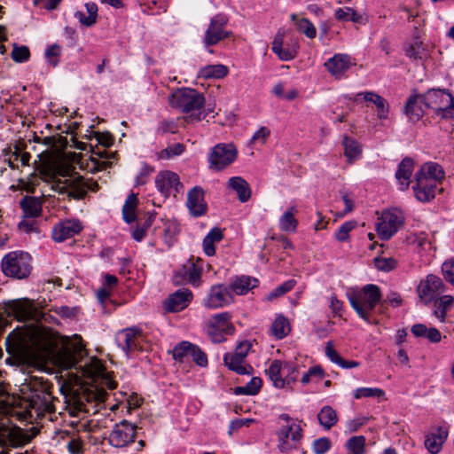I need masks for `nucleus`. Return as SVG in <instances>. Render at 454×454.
<instances>
[{"label":"nucleus","mask_w":454,"mask_h":454,"mask_svg":"<svg viewBox=\"0 0 454 454\" xmlns=\"http://www.w3.org/2000/svg\"><path fill=\"white\" fill-rule=\"evenodd\" d=\"M279 419L286 422L277 431L278 447L280 452L285 453L297 447V443L301 440L302 429L300 425L294 422L291 423L292 418L286 414L279 415Z\"/></svg>","instance_id":"obj_6"},{"label":"nucleus","mask_w":454,"mask_h":454,"mask_svg":"<svg viewBox=\"0 0 454 454\" xmlns=\"http://www.w3.org/2000/svg\"><path fill=\"white\" fill-rule=\"evenodd\" d=\"M325 355L334 364H339L341 361V356L338 354V352L333 348L332 341H328L325 347Z\"/></svg>","instance_id":"obj_58"},{"label":"nucleus","mask_w":454,"mask_h":454,"mask_svg":"<svg viewBox=\"0 0 454 454\" xmlns=\"http://www.w3.org/2000/svg\"><path fill=\"white\" fill-rule=\"evenodd\" d=\"M228 186L234 190L241 202L247 201L251 197V189L248 183L240 176H233L229 179Z\"/></svg>","instance_id":"obj_32"},{"label":"nucleus","mask_w":454,"mask_h":454,"mask_svg":"<svg viewBox=\"0 0 454 454\" xmlns=\"http://www.w3.org/2000/svg\"><path fill=\"white\" fill-rule=\"evenodd\" d=\"M153 219L154 214H151L146 217L143 223H138L132 233V237L135 240L141 241L144 239L147 230L152 226Z\"/></svg>","instance_id":"obj_47"},{"label":"nucleus","mask_w":454,"mask_h":454,"mask_svg":"<svg viewBox=\"0 0 454 454\" xmlns=\"http://www.w3.org/2000/svg\"><path fill=\"white\" fill-rule=\"evenodd\" d=\"M137 195L131 193L128 196L123 207H122V215L123 219L126 223H130L136 220V208L137 205Z\"/></svg>","instance_id":"obj_41"},{"label":"nucleus","mask_w":454,"mask_h":454,"mask_svg":"<svg viewBox=\"0 0 454 454\" xmlns=\"http://www.w3.org/2000/svg\"><path fill=\"white\" fill-rule=\"evenodd\" d=\"M82 229V226L78 220H67L53 227L52 239L56 242H63L78 234Z\"/></svg>","instance_id":"obj_20"},{"label":"nucleus","mask_w":454,"mask_h":454,"mask_svg":"<svg viewBox=\"0 0 454 454\" xmlns=\"http://www.w3.org/2000/svg\"><path fill=\"white\" fill-rule=\"evenodd\" d=\"M184 151V145L183 144L177 143L160 151L159 157L160 159H169L173 156L180 155Z\"/></svg>","instance_id":"obj_53"},{"label":"nucleus","mask_w":454,"mask_h":454,"mask_svg":"<svg viewBox=\"0 0 454 454\" xmlns=\"http://www.w3.org/2000/svg\"><path fill=\"white\" fill-rule=\"evenodd\" d=\"M360 97H363L364 101L372 103L376 106L377 117L380 120H385L387 118L389 105L384 98L374 91L359 92L355 96V98L345 96V98L358 102Z\"/></svg>","instance_id":"obj_17"},{"label":"nucleus","mask_w":454,"mask_h":454,"mask_svg":"<svg viewBox=\"0 0 454 454\" xmlns=\"http://www.w3.org/2000/svg\"><path fill=\"white\" fill-rule=\"evenodd\" d=\"M137 427L128 420L115 424L109 434V443L115 448H122L133 442L137 434Z\"/></svg>","instance_id":"obj_12"},{"label":"nucleus","mask_w":454,"mask_h":454,"mask_svg":"<svg viewBox=\"0 0 454 454\" xmlns=\"http://www.w3.org/2000/svg\"><path fill=\"white\" fill-rule=\"evenodd\" d=\"M190 357L192 361L200 367H206L207 365V356L206 353L197 345L193 344Z\"/></svg>","instance_id":"obj_51"},{"label":"nucleus","mask_w":454,"mask_h":454,"mask_svg":"<svg viewBox=\"0 0 454 454\" xmlns=\"http://www.w3.org/2000/svg\"><path fill=\"white\" fill-rule=\"evenodd\" d=\"M454 299L451 295H442L440 297L439 301H436L435 306L436 309L434 310V316L440 319L441 322H444L447 312L453 306Z\"/></svg>","instance_id":"obj_39"},{"label":"nucleus","mask_w":454,"mask_h":454,"mask_svg":"<svg viewBox=\"0 0 454 454\" xmlns=\"http://www.w3.org/2000/svg\"><path fill=\"white\" fill-rule=\"evenodd\" d=\"M417 291L419 298L427 304L444 292V284L439 277L430 274L420 281Z\"/></svg>","instance_id":"obj_14"},{"label":"nucleus","mask_w":454,"mask_h":454,"mask_svg":"<svg viewBox=\"0 0 454 454\" xmlns=\"http://www.w3.org/2000/svg\"><path fill=\"white\" fill-rule=\"evenodd\" d=\"M238 151L233 144H217L208 156L209 168L221 171L231 165L237 158Z\"/></svg>","instance_id":"obj_9"},{"label":"nucleus","mask_w":454,"mask_h":454,"mask_svg":"<svg viewBox=\"0 0 454 454\" xmlns=\"http://www.w3.org/2000/svg\"><path fill=\"white\" fill-rule=\"evenodd\" d=\"M154 171L153 167L144 163L136 179L137 185H143L146 183L148 176Z\"/></svg>","instance_id":"obj_57"},{"label":"nucleus","mask_w":454,"mask_h":454,"mask_svg":"<svg viewBox=\"0 0 454 454\" xmlns=\"http://www.w3.org/2000/svg\"><path fill=\"white\" fill-rule=\"evenodd\" d=\"M291 20L294 21L296 28L302 34H304L308 38H315L317 35V30L315 26L305 18L299 19L296 14L291 15Z\"/></svg>","instance_id":"obj_40"},{"label":"nucleus","mask_w":454,"mask_h":454,"mask_svg":"<svg viewBox=\"0 0 454 454\" xmlns=\"http://www.w3.org/2000/svg\"><path fill=\"white\" fill-rule=\"evenodd\" d=\"M201 277V265L192 262V259L184 264L173 277L175 285H180L184 280H187L193 286H199Z\"/></svg>","instance_id":"obj_19"},{"label":"nucleus","mask_w":454,"mask_h":454,"mask_svg":"<svg viewBox=\"0 0 454 454\" xmlns=\"http://www.w3.org/2000/svg\"><path fill=\"white\" fill-rule=\"evenodd\" d=\"M31 270L30 257L27 253H9L2 260V270L8 277L18 279L27 278Z\"/></svg>","instance_id":"obj_5"},{"label":"nucleus","mask_w":454,"mask_h":454,"mask_svg":"<svg viewBox=\"0 0 454 454\" xmlns=\"http://www.w3.org/2000/svg\"><path fill=\"white\" fill-rule=\"evenodd\" d=\"M365 438L362 435L352 436L346 443L349 451L353 454H363L364 451Z\"/></svg>","instance_id":"obj_46"},{"label":"nucleus","mask_w":454,"mask_h":454,"mask_svg":"<svg viewBox=\"0 0 454 454\" xmlns=\"http://www.w3.org/2000/svg\"><path fill=\"white\" fill-rule=\"evenodd\" d=\"M228 21V17L223 13L216 14L210 20L204 38L207 46L215 45L231 35L230 31L225 29Z\"/></svg>","instance_id":"obj_13"},{"label":"nucleus","mask_w":454,"mask_h":454,"mask_svg":"<svg viewBox=\"0 0 454 454\" xmlns=\"http://www.w3.org/2000/svg\"><path fill=\"white\" fill-rule=\"evenodd\" d=\"M282 363L279 360H273L270 367L266 370V373L272 381L274 387L278 388H283L286 385H289V376L282 378L281 371Z\"/></svg>","instance_id":"obj_30"},{"label":"nucleus","mask_w":454,"mask_h":454,"mask_svg":"<svg viewBox=\"0 0 454 454\" xmlns=\"http://www.w3.org/2000/svg\"><path fill=\"white\" fill-rule=\"evenodd\" d=\"M86 12L90 17L89 23H96L98 18V5L93 2L85 4Z\"/></svg>","instance_id":"obj_63"},{"label":"nucleus","mask_w":454,"mask_h":454,"mask_svg":"<svg viewBox=\"0 0 454 454\" xmlns=\"http://www.w3.org/2000/svg\"><path fill=\"white\" fill-rule=\"evenodd\" d=\"M95 136L98 143L104 147H110L114 144V137L109 133H96Z\"/></svg>","instance_id":"obj_64"},{"label":"nucleus","mask_w":454,"mask_h":454,"mask_svg":"<svg viewBox=\"0 0 454 454\" xmlns=\"http://www.w3.org/2000/svg\"><path fill=\"white\" fill-rule=\"evenodd\" d=\"M421 98L425 106L433 109L434 113L453 101V97L448 90L440 89L428 90Z\"/></svg>","instance_id":"obj_16"},{"label":"nucleus","mask_w":454,"mask_h":454,"mask_svg":"<svg viewBox=\"0 0 454 454\" xmlns=\"http://www.w3.org/2000/svg\"><path fill=\"white\" fill-rule=\"evenodd\" d=\"M344 155L349 163H352L362 153L360 144L353 137L344 136L342 140Z\"/></svg>","instance_id":"obj_36"},{"label":"nucleus","mask_w":454,"mask_h":454,"mask_svg":"<svg viewBox=\"0 0 454 454\" xmlns=\"http://www.w3.org/2000/svg\"><path fill=\"white\" fill-rule=\"evenodd\" d=\"M251 347L252 344L247 340L239 342L234 352L226 353L223 356L224 365L239 375H251L254 369L250 364L245 363V358Z\"/></svg>","instance_id":"obj_8"},{"label":"nucleus","mask_w":454,"mask_h":454,"mask_svg":"<svg viewBox=\"0 0 454 454\" xmlns=\"http://www.w3.org/2000/svg\"><path fill=\"white\" fill-rule=\"evenodd\" d=\"M357 226V223L354 220L345 222L335 232L334 237L340 242L348 240L349 232Z\"/></svg>","instance_id":"obj_48"},{"label":"nucleus","mask_w":454,"mask_h":454,"mask_svg":"<svg viewBox=\"0 0 454 454\" xmlns=\"http://www.w3.org/2000/svg\"><path fill=\"white\" fill-rule=\"evenodd\" d=\"M294 207L286 211L279 219V227L286 232H294L296 230L298 222L294 215Z\"/></svg>","instance_id":"obj_45"},{"label":"nucleus","mask_w":454,"mask_h":454,"mask_svg":"<svg viewBox=\"0 0 454 454\" xmlns=\"http://www.w3.org/2000/svg\"><path fill=\"white\" fill-rule=\"evenodd\" d=\"M448 437L446 428L439 427L436 432H432L426 436L425 446L432 454H437Z\"/></svg>","instance_id":"obj_26"},{"label":"nucleus","mask_w":454,"mask_h":454,"mask_svg":"<svg viewBox=\"0 0 454 454\" xmlns=\"http://www.w3.org/2000/svg\"><path fill=\"white\" fill-rule=\"evenodd\" d=\"M35 347V356L40 363H51L66 369L78 363L82 351V345H73L67 338L59 340L53 333L42 335Z\"/></svg>","instance_id":"obj_1"},{"label":"nucleus","mask_w":454,"mask_h":454,"mask_svg":"<svg viewBox=\"0 0 454 454\" xmlns=\"http://www.w3.org/2000/svg\"><path fill=\"white\" fill-rule=\"evenodd\" d=\"M259 284V281L255 278H252L249 276H240L235 278L229 287L231 292L234 293L237 295L246 294L248 291L256 287Z\"/></svg>","instance_id":"obj_28"},{"label":"nucleus","mask_w":454,"mask_h":454,"mask_svg":"<svg viewBox=\"0 0 454 454\" xmlns=\"http://www.w3.org/2000/svg\"><path fill=\"white\" fill-rule=\"evenodd\" d=\"M141 331L135 328H128L118 333L116 340L119 347L127 354H130L140 348Z\"/></svg>","instance_id":"obj_18"},{"label":"nucleus","mask_w":454,"mask_h":454,"mask_svg":"<svg viewBox=\"0 0 454 454\" xmlns=\"http://www.w3.org/2000/svg\"><path fill=\"white\" fill-rule=\"evenodd\" d=\"M229 286L224 285H215L210 289L207 298L204 301V305L208 309H218L232 302Z\"/></svg>","instance_id":"obj_15"},{"label":"nucleus","mask_w":454,"mask_h":454,"mask_svg":"<svg viewBox=\"0 0 454 454\" xmlns=\"http://www.w3.org/2000/svg\"><path fill=\"white\" fill-rule=\"evenodd\" d=\"M353 65L355 63L350 59H328L324 64L328 72L336 78L340 77Z\"/></svg>","instance_id":"obj_33"},{"label":"nucleus","mask_w":454,"mask_h":454,"mask_svg":"<svg viewBox=\"0 0 454 454\" xmlns=\"http://www.w3.org/2000/svg\"><path fill=\"white\" fill-rule=\"evenodd\" d=\"M414 162L411 158L405 157L398 165L395 178L401 185V190H406L411 183Z\"/></svg>","instance_id":"obj_27"},{"label":"nucleus","mask_w":454,"mask_h":454,"mask_svg":"<svg viewBox=\"0 0 454 454\" xmlns=\"http://www.w3.org/2000/svg\"><path fill=\"white\" fill-rule=\"evenodd\" d=\"M3 309L7 317L20 322L33 320L37 314L33 301L27 298L9 301L4 304Z\"/></svg>","instance_id":"obj_10"},{"label":"nucleus","mask_w":454,"mask_h":454,"mask_svg":"<svg viewBox=\"0 0 454 454\" xmlns=\"http://www.w3.org/2000/svg\"><path fill=\"white\" fill-rule=\"evenodd\" d=\"M295 285H296V281L294 279H289V280L286 281L282 285L276 287L273 291L269 293L267 295V300L272 301V300L285 294L286 293L291 291L294 287Z\"/></svg>","instance_id":"obj_49"},{"label":"nucleus","mask_w":454,"mask_h":454,"mask_svg":"<svg viewBox=\"0 0 454 454\" xmlns=\"http://www.w3.org/2000/svg\"><path fill=\"white\" fill-rule=\"evenodd\" d=\"M211 324L212 330H220L225 334H231L234 332V326L230 323L231 315L228 312L216 314L213 317Z\"/></svg>","instance_id":"obj_37"},{"label":"nucleus","mask_w":454,"mask_h":454,"mask_svg":"<svg viewBox=\"0 0 454 454\" xmlns=\"http://www.w3.org/2000/svg\"><path fill=\"white\" fill-rule=\"evenodd\" d=\"M38 432L39 430L34 427L29 429H22L19 427H13L8 431L6 440L12 447L18 448L30 442Z\"/></svg>","instance_id":"obj_21"},{"label":"nucleus","mask_w":454,"mask_h":454,"mask_svg":"<svg viewBox=\"0 0 454 454\" xmlns=\"http://www.w3.org/2000/svg\"><path fill=\"white\" fill-rule=\"evenodd\" d=\"M155 185L165 197L168 196L172 189L178 192L179 187H183L177 174L171 171L160 172L155 177Z\"/></svg>","instance_id":"obj_22"},{"label":"nucleus","mask_w":454,"mask_h":454,"mask_svg":"<svg viewBox=\"0 0 454 454\" xmlns=\"http://www.w3.org/2000/svg\"><path fill=\"white\" fill-rule=\"evenodd\" d=\"M192 297V294L189 289H179L164 301V309L168 312L180 311L188 306Z\"/></svg>","instance_id":"obj_23"},{"label":"nucleus","mask_w":454,"mask_h":454,"mask_svg":"<svg viewBox=\"0 0 454 454\" xmlns=\"http://www.w3.org/2000/svg\"><path fill=\"white\" fill-rule=\"evenodd\" d=\"M270 129L266 127H262L257 130L252 137V142H261V144H264L268 137L270 136Z\"/></svg>","instance_id":"obj_61"},{"label":"nucleus","mask_w":454,"mask_h":454,"mask_svg":"<svg viewBox=\"0 0 454 454\" xmlns=\"http://www.w3.org/2000/svg\"><path fill=\"white\" fill-rule=\"evenodd\" d=\"M289 331V323L287 319L283 316L278 317L271 325V332L273 335L278 339H283L286 337Z\"/></svg>","instance_id":"obj_43"},{"label":"nucleus","mask_w":454,"mask_h":454,"mask_svg":"<svg viewBox=\"0 0 454 454\" xmlns=\"http://www.w3.org/2000/svg\"><path fill=\"white\" fill-rule=\"evenodd\" d=\"M416 184L412 187L416 198L422 202H427L435 196L436 182L432 179L415 177Z\"/></svg>","instance_id":"obj_25"},{"label":"nucleus","mask_w":454,"mask_h":454,"mask_svg":"<svg viewBox=\"0 0 454 454\" xmlns=\"http://www.w3.org/2000/svg\"><path fill=\"white\" fill-rule=\"evenodd\" d=\"M331 448V441L327 437H321L314 441L313 450L316 454H325Z\"/></svg>","instance_id":"obj_55"},{"label":"nucleus","mask_w":454,"mask_h":454,"mask_svg":"<svg viewBox=\"0 0 454 454\" xmlns=\"http://www.w3.org/2000/svg\"><path fill=\"white\" fill-rule=\"evenodd\" d=\"M177 126L174 121H162L158 128V132L164 134L167 132L175 133Z\"/></svg>","instance_id":"obj_62"},{"label":"nucleus","mask_w":454,"mask_h":454,"mask_svg":"<svg viewBox=\"0 0 454 454\" xmlns=\"http://www.w3.org/2000/svg\"><path fill=\"white\" fill-rule=\"evenodd\" d=\"M415 177L432 179L437 182L444 177V171L439 164L429 162L424 164L420 168V169L416 173Z\"/></svg>","instance_id":"obj_31"},{"label":"nucleus","mask_w":454,"mask_h":454,"mask_svg":"<svg viewBox=\"0 0 454 454\" xmlns=\"http://www.w3.org/2000/svg\"><path fill=\"white\" fill-rule=\"evenodd\" d=\"M20 206L27 217H36L42 211L41 200L35 197L26 196L20 200Z\"/></svg>","instance_id":"obj_34"},{"label":"nucleus","mask_w":454,"mask_h":454,"mask_svg":"<svg viewBox=\"0 0 454 454\" xmlns=\"http://www.w3.org/2000/svg\"><path fill=\"white\" fill-rule=\"evenodd\" d=\"M317 419L325 430H329L337 423L338 415L332 406L325 405L318 412Z\"/></svg>","instance_id":"obj_35"},{"label":"nucleus","mask_w":454,"mask_h":454,"mask_svg":"<svg viewBox=\"0 0 454 454\" xmlns=\"http://www.w3.org/2000/svg\"><path fill=\"white\" fill-rule=\"evenodd\" d=\"M283 40H284V35L280 32L277 33V35L274 37V40L272 42V51L278 55V57L281 56L283 52Z\"/></svg>","instance_id":"obj_60"},{"label":"nucleus","mask_w":454,"mask_h":454,"mask_svg":"<svg viewBox=\"0 0 454 454\" xmlns=\"http://www.w3.org/2000/svg\"><path fill=\"white\" fill-rule=\"evenodd\" d=\"M435 114L442 119H454V100L448 103L446 107H442Z\"/></svg>","instance_id":"obj_59"},{"label":"nucleus","mask_w":454,"mask_h":454,"mask_svg":"<svg viewBox=\"0 0 454 454\" xmlns=\"http://www.w3.org/2000/svg\"><path fill=\"white\" fill-rule=\"evenodd\" d=\"M99 184L92 179H84L81 176L67 178L54 185V190L59 194L67 195L74 200H82L87 195V190L97 192Z\"/></svg>","instance_id":"obj_4"},{"label":"nucleus","mask_w":454,"mask_h":454,"mask_svg":"<svg viewBox=\"0 0 454 454\" xmlns=\"http://www.w3.org/2000/svg\"><path fill=\"white\" fill-rule=\"evenodd\" d=\"M347 297L351 307L356 310L359 317L371 323L370 312L374 309L381 299L380 287L373 284H368L360 291H348Z\"/></svg>","instance_id":"obj_3"},{"label":"nucleus","mask_w":454,"mask_h":454,"mask_svg":"<svg viewBox=\"0 0 454 454\" xmlns=\"http://www.w3.org/2000/svg\"><path fill=\"white\" fill-rule=\"evenodd\" d=\"M171 106L184 113L200 109L205 103L204 96L197 90L189 88L178 89L169 98Z\"/></svg>","instance_id":"obj_7"},{"label":"nucleus","mask_w":454,"mask_h":454,"mask_svg":"<svg viewBox=\"0 0 454 454\" xmlns=\"http://www.w3.org/2000/svg\"><path fill=\"white\" fill-rule=\"evenodd\" d=\"M228 74V67L224 65H209L201 68L199 72V76L205 79H220L226 76Z\"/></svg>","instance_id":"obj_38"},{"label":"nucleus","mask_w":454,"mask_h":454,"mask_svg":"<svg viewBox=\"0 0 454 454\" xmlns=\"http://www.w3.org/2000/svg\"><path fill=\"white\" fill-rule=\"evenodd\" d=\"M442 270L444 278L452 286H454V258L443 262L442 266Z\"/></svg>","instance_id":"obj_56"},{"label":"nucleus","mask_w":454,"mask_h":454,"mask_svg":"<svg viewBox=\"0 0 454 454\" xmlns=\"http://www.w3.org/2000/svg\"><path fill=\"white\" fill-rule=\"evenodd\" d=\"M192 346V343L186 340L176 344L171 352L173 358L177 362L184 363L185 358L190 356Z\"/></svg>","instance_id":"obj_44"},{"label":"nucleus","mask_w":454,"mask_h":454,"mask_svg":"<svg viewBox=\"0 0 454 454\" xmlns=\"http://www.w3.org/2000/svg\"><path fill=\"white\" fill-rule=\"evenodd\" d=\"M403 224V216L396 210L384 211L380 222L376 223V230L381 240H388L397 232Z\"/></svg>","instance_id":"obj_11"},{"label":"nucleus","mask_w":454,"mask_h":454,"mask_svg":"<svg viewBox=\"0 0 454 454\" xmlns=\"http://www.w3.org/2000/svg\"><path fill=\"white\" fill-rule=\"evenodd\" d=\"M425 51L426 49L423 46L422 42L416 38L410 45L406 54L407 57H422L426 56Z\"/></svg>","instance_id":"obj_54"},{"label":"nucleus","mask_w":454,"mask_h":454,"mask_svg":"<svg viewBox=\"0 0 454 454\" xmlns=\"http://www.w3.org/2000/svg\"><path fill=\"white\" fill-rule=\"evenodd\" d=\"M187 207L193 216H200L206 213L207 204L204 201V192L199 186L193 187L187 195Z\"/></svg>","instance_id":"obj_24"},{"label":"nucleus","mask_w":454,"mask_h":454,"mask_svg":"<svg viewBox=\"0 0 454 454\" xmlns=\"http://www.w3.org/2000/svg\"><path fill=\"white\" fill-rule=\"evenodd\" d=\"M385 392L378 387H359L355 391L354 397L359 399L361 397H383Z\"/></svg>","instance_id":"obj_50"},{"label":"nucleus","mask_w":454,"mask_h":454,"mask_svg":"<svg viewBox=\"0 0 454 454\" xmlns=\"http://www.w3.org/2000/svg\"><path fill=\"white\" fill-rule=\"evenodd\" d=\"M27 387L29 391L27 396L28 406L35 411L36 416L55 411L51 383L43 378L31 377L27 383Z\"/></svg>","instance_id":"obj_2"},{"label":"nucleus","mask_w":454,"mask_h":454,"mask_svg":"<svg viewBox=\"0 0 454 454\" xmlns=\"http://www.w3.org/2000/svg\"><path fill=\"white\" fill-rule=\"evenodd\" d=\"M262 380L259 377H253L246 386H239L234 388L235 395H256L262 387Z\"/></svg>","instance_id":"obj_42"},{"label":"nucleus","mask_w":454,"mask_h":454,"mask_svg":"<svg viewBox=\"0 0 454 454\" xmlns=\"http://www.w3.org/2000/svg\"><path fill=\"white\" fill-rule=\"evenodd\" d=\"M422 95L411 96L405 106L404 114L407 115L410 121L415 122L418 121L423 115V109L421 104H423Z\"/></svg>","instance_id":"obj_29"},{"label":"nucleus","mask_w":454,"mask_h":454,"mask_svg":"<svg viewBox=\"0 0 454 454\" xmlns=\"http://www.w3.org/2000/svg\"><path fill=\"white\" fill-rule=\"evenodd\" d=\"M375 267L379 270L382 271H390L394 270L396 265L397 262L392 257H378L374 259Z\"/></svg>","instance_id":"obj_52"}]
</instances>
